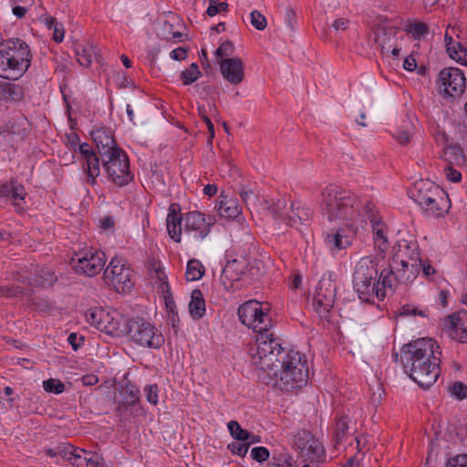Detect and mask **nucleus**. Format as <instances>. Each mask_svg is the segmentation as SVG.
<instances>
[{"instance_id": "1", "label": "nucleus", "mask_w": 467, "mask_h": 467, "mask_svg": "<svg viewBox=\"0 0 467 467\" xmlns=\"http://www.w3.org/2000/svg\"><path fill=\"white\" fill-rule=\"evenodd\" d=\"M441 354L440 347L432 338L422 337L404 345L400 359L410 378L428 389L439 378Z\"/></svg>"}, {"instance_id": "2", "label": "nucleus", "mask_w": 467, "mask_h": 467, "mask_svg": "<svg viewBox=\"0 0 467 467\" xmlns=\"http://www.w3.org/2000/svg\"><path fill=\"white\" fill-rule=\"evenodd\" d=\"M320 196L321 212L329 222L345 225L353 234L364 226L366 219L360 214L359 202L352 193L330 184L321 191Z\"/></svg>"}, {"instance_id": "3", "label": "nucleus", "mask_w": 467, "mask_h": 467, "mask_svg": "<svg viewBox=\"0 0 467 467\" xmlns=\"http://www.w3.org/2000/svg\"><path fill=\"white\" fill-rule=\"evenodd\" d=\"M251 362L258 369V377L265 384L273 382L277 375L282 360L288 352L282 348L280 339L273 332L256 336V348L251 349Z\"/></svg>"}, {"instance_id": "4", "label": "nucleus", "mask_w": 467, "mask_h": 467, "mask_svg": "<svg viewBox=\"0 0 467 467\" xmlns=\"http://www.w3.org/2000/svg\"><path fill=\"white\" fill-rule=\"evenodd\" d=\"M31 52L27 44L13 38L0 43V77L5 79H18L29 68Z\"/></svg>"}, {"instance_id": "5", "label": "nucleus", "mask_w": 467, "mask_h": 467, "mask_svg": "<svg viewBox=\"0 0 467 467\" xmlns=\"http://www.w3.org/2000/svg\"><path fill=\"white\" fill-rule=\"evenodd\" d=\"M308 379V366L304 355L289 351L282 360L279 371L274 376L273 382H266L280 390L292 391L306 386Z\"/></svg>"}, {"instance_id": "6", "label": "nucleus", "mask_w": 467, "mask_h": 467, "mask_svg": "<svg viewBox=\"0 0 467 467\" xmlns=\"http://www.w3.org/2000/svg\"><path fill=\"white\" fill-rule=\"evenodd\" d=\"M378 265L368 257L361 258L353 274V287L358 298L364 302H373L374 297L383 300L386 294L380 288L378 279Z\"/></svg>"}, {"instance_id": "7", "label": "nucleus", "mask_w": 467, "mask_h": 467, "mask_svg": "<svg viewBox=\"0 0 467 467\" xmlns=\"http://www.w3.org/2000/svg\"><path fill=\"white\" fill-rule=\"evenodd\" d=\"M123 336L141 348H160L165 341L162 334L142 318H130Z\"/></svg>"}, {"instance_id": "8", "label": "nucleus", "mask_w": 467, "mask_h": 467, "mask_svg": "<svg viewBox=\"0 0 467 467\" xmlns=\"http://www.w3.org/2000/svg\"><path fill=\"white\" fill-rule=\"evenodd\" d=\"M88 323L105 333L116 337L123 336L130 318L116 310L99 307L87 315Z\"/></svg>"}, {"instance_id": "9", "label": "nucleus", "mask_w": 467, "mask_h": 467, "mask_svg": "<svg viewBox=\"0 0 467 467\" xmlns=\"http://www.w3.org/2000/svg\"><path fill=\"white\" fill-rule=\"evenodd\" d=\"M101 161L109 180L114 184L122 187L132 181L129 158L123 150H117L102 157Z\"/></svg>"}, {"instance_id": "10", "label": "nucleus", "mask_w": 467, "mask_h": 467, "mask_svg": "<svg viewBox=\"0 0 467 467\" xmlns=\"http://www.w3.org/2000/svg\"><path fill=\"white\" fill-rule=\"evenodd\" d=\"M240 321L251 327L257 335L265 332H270L272 327V318L265 311L257 301H248L239 306L237 311Z\"/></svg>"}, {"instance_id": "11", "label": "nucleus", "mask_w": 467, "mask_h": 467, "mask_svg": "<svg viewBox=\"0 0 467 467\" xmlns=\"http://www.w3.org/2000/svg\"><path fill=\"white\" fill-rule=\"evenodd\" d=\"M336 298V285L332 274H325L319 280L313 300V306L321 318L328 319Z\"/></svg>"}, {"instance_id": "12", "label": "nucleus", "mask_w": 467, "mask_h": 467, "mask_svg": "<svg viewBox=\"0 0 467 467\" xmlns=\"http://www.w3.org/2000/svg\"><path fill=\"white\" fill-rule=\"evenodd\" d=\"M103 275L106 283L112 285L118 292H126L133 286L130 279L131 272L120 257L111 259Z\"/></svg>"}, {"instance_id": "13", "label": "nucleus", "mask_w": 467, "mask_h": 467, "mask_svg": "<svg viewBox=\"0 0 467 467\" xmlns=\"http://www.w3.org/2000/svg\"><path fill=\"white\" fill-rule=\"evenodd\" d=\"M106 263L105 254L98 251H87L77 254L71 259L75 272L87 276H94L100 273Z\"/></svg>"}, {"instance_id": "14", "label": "nucleus", "mask_w": 467, "mask_h": 467, "mask_svg": "<svg viewBox=\"0 0 467 467\" xmlns=\"http://www.w3.org/2000/svg\"><path fill=\"white\" fill-rule=\"evenodd\" d=\"M437 83L440 91L450 97L460 96L466 87L464 74L457 67H445L441 70Z\"/></svg>"}, {"instance_id": "15", "label": "nucleus", "mask_w": 467, "mask_h": 467, "mask_svg": "<svg viewBox=\"0 0 467 467\" xmlns=\"http://www.w3.org/2000/svg\"><path fill=\"white\" fill-rule=\"evenodd\" d=\"M295 447L302 458L310 462H318L324 456V447L311 432L301 430L295 436Z\"/></svg>"}, {"instance_id": "16", "label": "nucleus", "mask_w": 467, "mask_h": 467, "mask_svg": "<svg viewBox=\"0 0 467 467\" xmlns=\"http://www.w3.org/2000/svg\"><path fill=\"white\" fill-rule=\"evenodd\" d=\"M185 234L192 240H202L206 237L213 224V220L201 212H190L184 215Z\"/></svg>"}, {"instance_id": "17", "label": "nucleus", "mask_w": 467, "mask_h": 467, "mask_svg": "<svg viewBox=\"0 0 467 467\" xmlns=\"http://www.w3.org/2000/svg\"><path fill=\"white\" fill-rule=\"evenodd\" d=\"M243 275L244 265L241 262L236 259L228 261L222 271L220 282L226 291L235 292L242 288Z\"/></svg>"}, {"instance_id": "18", "label": "nucleus", "mask_w": 467, "mask_h": 467, "mask_svg": "<svg viewBox=\"0 0 467 467\" xmlns=\"http://www.w3.org/2000/svg\"><path fill=\"white\" fill-rule=\"evenodd\" d=\"M394 249L393 265L400 266H407V265L412 264L421 265V258L415 243L400 241Z\"/></svg>"}, {"instance_id": "19", "label": "nucleus", "mask_w": 467, "mask_h": 467, "mask_svg": "<svg viewBox=\"0 0 467 467\" xmlns=\"http://www.w3.org/2000/svg\"><path fill=\"white\" fill-rule=\"evenodd\" d=\"M218 64L223 78L231 85L237 86L244 79V65L241 58H222Z\"/></svg>"}, {"instance_id": "20", "label": "nucleus", "mask_w": 467, "mask_h": 467, "mask_svg": "<svg viewBox=\"0 0 467 467\" xmlns=\"http://www.w3.org/2000/svg\"><path fill=\"white\" fill-rule=\"evenodd\" d=\"M374 206L371 203H367L364 206L365 214L364 218L369 220L371 228L374 234L375 245L380 251L385 253L389 248L388 237L386 234L385 225L382 223L379 218H378L373 213Z\"/></svg>"}, {"instance_id": "21", "label": "nucleus", "mask_w": 467, "mask_h": 467, "mask_svg": "<svg viewBox=\"0 0 467 467\" xmlns=\"http://www.w3.org/2000/svg\"><path fill=\"white\" fill-rule=\"evenodd\" d=\"M79 152L83 157V168L88 177V182L95 184L96 178L100 173L99 159L92 147L88 143L79 145Z\"/></svg>"}, {"instance_id": "22", "label": "nucleus", "mask_w": 467, "mask_h": 467, "mask_svg": "<svg viewBox=\"0 0 467 467\" xmlns=\"http://www.w3.org/2000/svg\"><path fill=\"white\" fill-rule=\"evenodd\" d=\"M440 192V188L430 181L420 180L414 183L411 191L413 200L420 206L435 200V193Z\"/></svg>"}, {"instance_id": "23", "label": "nucleus", "mask_w": 467, "mask_h": 467, "mask_svg": "<svg viewBox=\"0 0 467 467\" xmlns=\"http://www.w3.org/2000/svg\"><path fill=\"white\" fill-rule=\"evenodd\" d=\"M91 136L100 158L120 150L116 144L111 132L104 128L92 131Z\"/></svg>"}, {"instance_id": "24", "label": "nucleus", "mask_w": 467, "mask_h": 467, "mask_svg": "<svg viewBox=\"0 0 467 467\" xmlns=\"http://www.w3.org/2000/svg\"><path fill=\"white\" fill-rule=\"evenodd\" d=\"M450 336L461 343H467V311L459 310L450 317Z\"/></svg>"}, {"instance_id": "25", "label": "nucleus", "mask_w": 467, "mask_h": 467, "mask_svg": "<svg viewBox=\"0 0 467 467\" xmlns=\"http://www.w3.org/2000/svg\"><path fill=\"white\" fill-rule=\"evenodd\" d=\"M182 221L179 204L172 203L167 215L166 226L170 237L177 243H180L182 238Z\"/></svg>"}, {"instance_id": "26", "label": "nucleus", "mask_w": 467, "mask_h": 467, "mask_svg": "<svg viewBox=\"0 0 467 467\" xmlns=\"http://www.w3.org/2000/svg\"><path fill=\"white\" fill-rule=\"evenodd\" d=\"M182 26V20L178 16L171 15L162 21L158 28V35L167 40L179 38L182 36L181 32Z\"/></svg>"}, {"instance_id": "27", "label": "nucleus", "mask_w": 467, "mask_h": 467, "mask_svg": "<svg viewBox=\"0 0 467 467\" xmlns=\"http://www.w3.org/2000/svg\"><path fill=\"white\" fill-rule=\"evenodd\" d=\"M349 233L350 234H345V230L340 228L336 233L327 234L325 242L331 253L336 254L350 245L355 234L350 231Z\"/></svg>"}, {"instance_id": "28", "label": "nucleus", "mask_w": 467, "mask_h": 467, "mask_svg": "<svg viewBox=\"0 0 467 467\" xmlns=\"http://www.w3.org/2000/svg\"><path fill=\"white\" fill-rule=\"evenodd\" d=\"M435 200L426 202L421 208L425 213L431 217H439L446 213L450 208V200L440 189L439 193H435Z\"/></svg>"}, {"instance_id": "29", "label": "nucleus", "mask_w": 467, "mask_h": 467, "mask_svg": "<svg viewBox=\"0 0 467 467\" xmlns=\"http://www.w3.org/2000/svg\"><path fill=\"white\" fill-rule=\"evenodd\" d=\"M398 29L392 26L378 27L374 30V42L380 47L381 52L389 51L397 36Z\"/></svg>"}, {"instance_id": "30", "label": "nucleus", "mask_w": 467, "mask_h": 467, "mask_svg": "<svg viewBox=\"0 0 467 467\" xmlns=\"http://www.w3.org/2000/svg\"><path fill=\"white\" fill-rule=\"evenodd\" d=\"M26 195V192L24 186L17 182L11 181L0 186V197L12 199L14 206H19Z\"/></svg>"}, {"instance_id": "31", "label": "nucleus", "mask_w": 467, "mask_h": 467, "mask_svg": "<svg viewBox=\"0 0 467 467\" xmlns=\"http://www.w3.org/2000/svg\"><path fill=\"white\" fill-rule=\"evenodd\" d=\"M290 209V212L292 214L287 215V219L285 221V223L290 226L297 227L298 224H302L305 222H307L311 218L312 213L308 208L296 205L295 206L294 203L288 207Z\"/></svg>"}, {"instance_id": "32", "label": "nucleus", "mask_w": 467, "mask_h": 467, "mask_svg": "<svg viewBox=\"0 0 467 467\" xmlns=\"http://www.w3.org/2000/svg\"><path fill=\"white\" fill-rule=\"evenodd\" d=\"M23 97L24 90L21 86L10 82L0 83V100L18 101Z\"/></svg>"}, {"instance_id": "33", "label": "nucleus", "mask_w": 467, "mask_h": 467, "mask_svg": "<svg viewBox=\"0 0 467 467\" xmlns=\"http://www.w3.org/2000/svg\"><path fill=\"white\" fill-rule=\"evenodd\" d=\"M220 198L216 209L221 216L233 219L240 214L241 211L235 200L228 199L226 196Z\"/></svg>"}, {"instance_id": "34", "label": "nucleus", "mask_w": 467, "mask_h": 467, "mask_svg": "<svg viewBox=\"0 0 467 467\" xmlns=\"http://www.w3.org/2000/svg\"><path fill=\"white\" fill-rule=\"evenodd\" d=\"M394 265L396 270V278L400 284H410L419 275L420 266L418 265H407V266Z\"/></svg>"}, {"instance_id": "35", "label": "nucleus", "mask_w": 467, "mask_h": 467, "mask_svg": "<svg viewBox=\"0 0 467 467\" xmlns=\"http://www.w3.org/2000/svg\"><path fill=\"white\" fill-rule=\"evenodd\" d=\"M189 312L194 318H201L205 313V301L200 289L192 292Z\"/></svg>"}, {"instance_id": "36", "label": "nucleus", "mask_w": 467, "mask_h": 467, "mask_svg": "<svg viewBox=\"0 0 467 467\" xmlns=\"http://www.w3.org/2000/svg\"><path fill=\"white\" fill-rule=\"evenodd\" d=\"M442 158L447 162V166H462L465 162V155L459 145L447 147L443 151Z\"/></svg>"}, {"instance_id": "37", "label": "nucleus", "mask_w": 467, "mask_h": 467, "mask_svg": "<svg viewBox=\"0 0 467 467\" xmlns=\"http://www.w3.org/2000/svg\"><path fill=\"white\" fill-rule=\"evenodd\" d=\"M75 54L78 59V62L83 67H89L92 63L93 56L95 55V51L93 47L90 45H81L78 44L75 47Z\"/></svg>"}, {"instance_id": "38", "label": "nucleus", "mask_w": 467, "mask_h": 467, "mask_svg": "<svg viewBox=\"0 0 467 467\" xmlns=\"http://www.w3.org/2000/svg\"><path fill=\"white\" fill-rule=\"evenodd\" d=\"M204 266L197 259H192L188 262L185 277L187 281H197L204 275Z\"/></svg>"}, {"instance_id": "39", "label": "nucleus", "mask_w": 467, "mask_h": 467, "mask_svg": "<svg viewBox=\"0 0 467 467\" xmlns=\"http://www.w3.org/2000/svg\"><path fill=\"white\" fill-rule=\"evenodd\" d=\"M57 281V276L54 271L48 267H44L39 270L38 274L34 279L35 285L50 286Z\"/></svg>"}, {"instance_id": "40", "label": "nucleus", "mask_w": 467, "mask_h": 467, "mask_svg": "<svg viewBox=\"0 0 467 467\" xmlns=\"http://www.w3.org/2000/svg\"><path fill=\"white\" fill-rule=\"evenodd\" d=\"M378 279H382L380 288H382L384 292L387 287L390 289L394 287L399 283L398 278H396V270L394 265H392L389 269L382 270L379 277L378 276Z\"/></svg>"}, {"instance_id": "41", "label": "nucleus", "mask_w": 467, "mask_h": 467, "mask_svg": "<svg viewBox=\"0 0 467 467\" xmlns=\"http://www.w3.org/2000/svg\"><path fill=\"white\" fill-rule=\"evenodd\" d=\"M269 211L275 220L284 221L285 223L288 215V207L285 199H278L269 207Z\"/></svg>"}, {"instance_id": "42", "label": "nucleus", "mask_w": 467, "mask_h": 467, "mask_svg": "<svg viewBox=\"0 0 467 467\" xmlns=\"http://www.w3.org/2000/svg\"><path fill=\"white\" fill-rule=\"evenodd\" d=\"M201 76V71L196 63H192L189 68L181 72L180 78L184 85H190L193 83Z\"/></svg>"}, {"instance_id": "43", "label": "nucleus", "mask_w": 467, "mask_h": 467, "mask_svg": "<svg viewBox=\"0 0 467 467\" xmlns=\"http://www.w3.org/2000/svg\"><path fill=\"white\" fill-rule=\"evenodd\" d=\"M243 202L247 207H254L258 202V193L247 186H243L239 192Z\"/></svg>"}, {"instance_id": "44", "label": "nucleus", "mask_w": 467, "mask_h": 467, "mask_svg": "<svg viewBox=\"0 0 467 467\" xmlns=\"http://www.w3.org/2000/svg\"><path fill=\"white\" fill-rule=\"evenodd\" d=\"M45 23L48 29H54L53 39L60 43L64 39V28L63 26L56 21V19L52 16H47L45 18Z\"/></svg>"}, {"instance_id": "45", "label": "nucleus", "mask_w": 467, "mask_h": 467, "mask_svg": "<svg viewBox=\"0 0 467 467\" xmlns=\"http://www.w3.org/2000/svg\"><path fill=\"white\" fill-rule=\"evenodd\" d=\"M228 431L231 436L239 441H244L248 433V431L243 429L241 425L235 421L231 420L227 424Z\"/></svg>"}, {"instance_id": "46", "label": "nucleus", "mask_w": 467, "mask_h": 467, "mask_svg": "<svg viewBox=\"0 0 467 467\" xmlns=\"http://www.w3.org/2000/svg\"><path fill=\"white\" fill-rule=\"evenodd\" d=\"M152 267L153 269L150 272L151 277L158 279L161 282V288L162 293H169L170 286L168 284V277L164 271L161 268L160 265H153Z\"/></svg>"}, {"instance_id": "47", "label": "nucleus", "mask_w": 467, "mask_h": 467, "mask_svg": "<svg viewBox=\"0 0 467 467\" xmlns=\"http://www.w3.org/2000/svg\"><path fill=\"white\" fill-rule=\"evenodd\" d=\"M90 454L94 453L85 450L76 449L70 462L76 467H85L86 463L90 460Z\"/></svg>"}, {"instance_id": "48", "label": "nucleus", "mask_w": 467, "mask_h": 467, "mask_svg": "<svg viewBox=\"0 0 467 467\" xmlns=\"http://www.w3.org/2000/svg\"><path fill=\"white\" fill-rule=\"evenodd\" d=\"M444 40H445L446 50H447L449 57L451 59L455 60L460 49L462 48V44L460 42H455L452 39V37L450 36L448 34H445Z\"/></svg>"}, {"instance_id": "49", "label": "nucleus", "mask_w": 467, "mask_h": 467, "mask_svg": "<svg viewBox=\"0 0 467 467\" xmlns=\"http://www.w3.org/2000/svg\"><path fill=\"white\" fill-rule=\"evenodd\" d=\"M43 388L47 392L60 394L65 390V385L62 381L56 379H49L43 381Z\"/></svg>"}, {"instance_id": "50", "label": "nucleus", "mask_w": 467, "mask_h": 467, "mask_svg": "<svg viewBox=\"0 0 467 467\" xmlns=\"http://www.w3.org/2000/svg\"><path fill=\"white\" fill-rule=\"evenodd\" d=\"M407 31L411 33L415 38H420L428 33L429 26L423 22H414L408 26Z\"/></svg>"}, {"instance_id": "51", "label": "nucleus", "mask_w": 467, "mask_h": 467, "mask_svg": "<svg viewBox=\"0 0 467 467\" xmlns=\"http://www.w3.org/2000/svg\"><path fill=\"white\" fill-rule=\"evenodd\" d=\"M348 430V418L343 416L339 418L336 423L335 434L337 442H339L347 434Z\"/></svg>"}, {"instance_id": "52", "label": "nucleus", "mask_w": 467, "mask_h": 467, "mask_svg": "<svg viewBox=\"0 0 467 467\" xmlns=\"http://www.w3.org/2000/svg\"><path fill=\"white\" fill-rule=\"evenodd\" d=\"M266 467H293L291 458L286 454L274 455L271 461L267 463Z\"/></svg>"}, {"instance_id": "53", "label": "nucleus", "mask_w": 467, "mask_h": 467, "mask_svg": "<svg viewBox=\"0 0 467 467\" xmlns=\"http://www.w3.org/2000/svg\"><path fill=\"white\" fill-rule=\"evenodd\" d=\"M227 449L235 455H238L244 458L249 451V443H245V441L242 442H231L227 445Z\"/></svg>"}, {"instance_id": "54", "label": "nucleus", "mask_w": 467, "mask_h": 467, "mask_svg": "<svg viewBox=\"0 0 467 467\" xmlns=\"http://www.w3.org/2000/svg\"><path fill=\"white\" fill-rule=\"evenodd\" d=\"M234 52V47L232 42L225 41L215 50V56L222 58H231Z\"/></svg>"}, {"instance_id": "55", "label": "nucleus", "mask_w": 467, "mask_h": 467, "mask_svg": "<svg viewBox=\"0 0 467 467\" xmlns=\"http://www.w3.org/2000/svg\"><path fill=\"white\" fill-rule=\"evenodd\" d=\"M250 21L252 26L257 30H264L266 27L267 22L265 16L260 12L254 10L250 14Z\"/></svg>"}, {"instance_id": "56", "label": "nucleus", "mask_w": 467, "mask_h": 467, "mask_svg": "<svg viewBox=\"0 0 467 467\" xmlns=\"http://www.w3.org/2000/svg\"><path fill=\"white\" fill-rule=\"evenodd\" d=\"M269 456V451L265 447H254L251 450V457L258 462L266 461Z\"/></svg>"}, {"instance_id": "57", "label": "nucleus", "mask_w": 467, "mask_h": 467, "mask_svg": "<svg viewBox=\"0 0 467 467\" xmlns=\"http://www.w3.org/2000/svg\"><path fill=\"white\" fill-rule=\"evenodd\" d=\"M76 448L69 444H59L57 446V456L62 457L63 459H66L68 462H71L72 456L75 452Z\"/></svg>"}, {"instance_id": "58", "label": "nucleus", "mask_w": 467, "mask_h": 467, "mask_svg": "<svg viewBox=\"0 0 467 467\" xmlns=\"http://www.w3.org/2000/svg\"><path fill=\"white\" fill-rule=\"evenodd\" d=\"M121 392L125 395L124 400L128 404H134L139 399L138 390L132 386L123 387Z\"/></svg>"}, {"instance_id": "59", "label": "nucleus", "mask_w": 467, "mask_h": 467, "mask_svg": "<svg viewBox=\"0 0 467 467\" xmlns=\"http://www.w3.org/2000/svg\"><path fill=\"white\" fill-rule=\"evenodd\" d=\"M198 113L201 116V118L203 119V121L206 123L208 130H209V143H212V140L214 137V127L211 119L206 115V110L203 106L198 107Z\"/></svg>"}, {"instance_id": "60", "label": "nucleus", "mask_w": 467, "mask_h": 467, "mask_svg": "<svg viewBox=\"0 0 467 467\" xmlns=\"http://www.w3.org/2000/svg\"><path fill=\"white\" fill-rule=\"evenodd\" d=\"M446 467H467V454H459L450 458Z\"/></svg>"}, {"instance_id": "61", "label": "nucleus", "mask_w": 467, "mask_h": 467, "mask_svg": "<svg viewBox=\"0 0 467 467\" xmlns=\"http://www.w3.org/2000/svg\"><path fill=\"white\" fill-rule=\"evenodd\" d=\"M451 391L452 395L459 398L460 400L467 398V386L464 385L462 382H455L451 387Z\"/></svg>"}, {"instance_id": "62", "label": "nucleus", "mask_w": 467, "mask_h": 467, "mask_svg": "<svg viewBox=\"0 0 467 467\" xmlns=\"http://www.w3.org/2000/svg\"><path fill=\"white\" fill-rule=\"evenodd\" d=\"M145 390H146L147 400L150 403L156 405L158 403V388H157V386L156 385L147 386Z\"/></svg>"}, {"instance_id": "63", "label": "nucleus", "mask_w": 467, "mask_h": 467, "mask_svg": "<svg viewBox=\"0 0 467 467\" xmlns=\"http://www.w3.org/2000/svg\"><path fill=\"white\" fill-rule=\"evenodd\" d=\"M446 178L452 182H459L462 180V174L459 171L452 168V166H446L444 169Z\"/></svg>"}, {"instance_id": "64", "label": "nucleus", "mask_w": 467, "mask_h": 467, "mask_svg": "<svg viewBox=\"0 0 467 467\" xmlns=\"http://www.w3.org/2000/svg\"><path fill=\"white\" fill-rule=\"evenodd\" d=\"M394 138L400 144H405L410 138V132L405 129H400L394 133Z\"/></svg>"}]
</instances>
